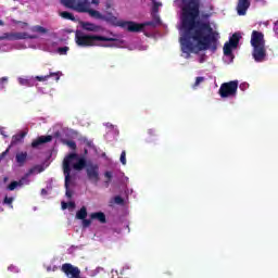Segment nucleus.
I'll return each mask as SVG.
<instances>
[{
    "label": "nucleus",
    "instance_id": "nucleus-24",
    "mask_svg": "<svg viewBox=\"0 0 278 278\" xmlns=\"http://www.w3.org/2000/svg\"><path fill=\"white\" fill-rule=\"evenodd\" d=\"M27 136V132H20L12 137L11 144H18V142H23V139Z\"/></svg>",
    "mask_w": 278,
    "mask_h": 278
},
{
    "label": "nucleus",
    "instance_id": "nucleus-11",
    "mask_svg": "<svg viewBox=\"0 0 278 278\" xmlns=\"http://www.w3.org/2000/svg\"><path fill=\"white\" fill-rule=\"evenodd\" d=\"M252 56L256 62H264L266 60V46H254Z\"/></svg>",
    "mask_w": 278,
    "mask_h": 278
},
{
    "label": "nucleus",
    "instance_id": "nucleus-29",
    "mask_svg": "<svg viewBox=\"0 0 278 278\" xmlns=\"http://www.w3.org/2000/svg\"><path fill=\"white\" fill-rule=\"evenodd\" d=\"M18 84L21 86H31V80L30 79H27V78H20L18 79Z\"/></svg>",
    "mask_w": 278,
    "mask_h": 278
},
{
    "label": "nucleus",
    "instance_id": "nucleus-30",
    "mask_svg": "<svg viewBox=\"0 0 278 278\" xmlns=\"http://www.w3.org/2000/svg\"><path fill=\"white\" fill-rule=\"evenodd\" d=\"M34 31H37V34H47V28L42 27V26H35L34 27Z\"/></svg>",
    "mask_w": 278,
    "mask_h": 278
},
{
    "label": "nucleus",
    "instance_id": "nucleus-27",
    "mask_svg": "<svg viewBox=\"0 0 278 278\" xmlns=\"http://www.w3.org/2000/svg\"><path fill=\"white\" fill-rule=\"evenodd\" d=\"M119 162L123 164V166L127 164V152L125 150H123L121 153Z\"/></svg>",
    "mask_w": 278,
    "mask_h": 278
},
{
    "label": "nucleus",
    "instance_id": "nucleus-48",
    "mask_svg": "<svg viewBox=\"0 0 278 278\" xmlns=\"http://www.w3.org/2000/svg\"><path fill=\"white\" fill-rule=\"evenodd\" d=\"M165 275H173L170 271H166Z\"/></svg>",
    "mask_w": 278,
    "mask_h": 278
},
{
    "label": "nucleus",
    "instance_id": "nucleus-37",
    "mask_svg": "<svg viewBox=\"0 0 278 278\" xmlns=\"http://www.w3.org/2000/svg\"><path fill=\"white\" fill-rule=\"evenodd\" d=\"M203 81H205V77H197L195 78V83H194V87L199 86L200 84H203Z\"/></svg>",
    "mask_w": 278,
    "mask_h": 278
},
{
    "label": "nucleus",
    "instance_id": "nucleus-18",
    "mask_svg": "<svg viewBox=\"0 0 278 278\" xmlns=\"http://www.w3.org/2000/svg\"><path fill=\"white\" fill-rule=\"evenodd\" d=\"M60 75H62V72H50L49 75L36 76L35 79H37V81H47L50 77H55V81H60Z\"/></svg>",
    "mask_w": 278,
    "mask_h": 278
},
{
    "label": "nucleus",
    "instance_id": "nucleus-20",
    "mask_svg": "<svg viewBox=\"0 0 278 278\" xmlns=\"http://www.w3.org/2000/svg\"><path fill=\"white\" fill-rule=\"evenodd\" d=\"M15 162L20 166H25V162H27V152H17L15 155Z\"/></svg>",
    "mask_w": 278,
    "mask_h": 278
},
{
    "label": "nucleus",
    "instance_id": "nucleus-49",
    "mask_svg": "<svg viewBox=\"0 0 278 278\" xmlns=\"http://www.w3.org/2000/svg\"><path fill=\"white\" fill-rule=\"evenodd\" d=\"M0 25H3V21L0 20Z\"/></svg>",
    "mask_w": 278,
    "mask_h": 278
},
{
    "label": "nucleus",
    "instance_id": "nucleus-45",
    "mask_svg": "<svg viewBox=\"0 0 278 278\" xmlns=\"http://www.w3.org/2000/svg\"><path fill=\"white\" fill-rule=\"evenodd\" d=\"M67 205H68L70 207H75V202H68Z\"/></svg>",
    "mask_w": 278,
    "mask_h": 278
},
{
    "label": "nucleus",
    "instance_id": "nucleus-34",
    "mask_svg": "<svg viewBox=\"0 0 278 278\" xmlns=\"http://www.w3.org/2000/svg\"><path fill=\"white\" fill-rule=\"evenodd\" d=\"M3 203H4L5 205H10V207H14V206L12 205V203H14V198H8V197H5L4 200H3Z\"/></svg>",
    "mask_w": 278,
    "mask_h": 278
},
{
    "label": "nucleus",
    "instance_id": "nucleus-23",
    "mask_svg": "<svg viewBox=\"0 0 278 278\" xmlns=\"http://www.w3.org/2000/svg\"><path fill=\"white\" fill-rule=\"evenodd\" d=\"M233 46H231V43L226 42L224 45V55H226V58H231L233 55Z\"/></svg>",
    "mask_w": 278,
    "mask_h": 278
},
{
    "label": "nucleus",
    "instance_id": "nucleus-42",
    "mask_svg": "<svg viewBox=\"0 0 278 278\" xmlns=\"http://www.w3.org/2000/svg\"><path fill=\"white\" fill-rule=\"evenodd\" d=\"M47 194H48L47 189H41V195L45 197V195H47Z\"/></svg>",
    "mask_w": 278,
    "mask_h": 278
},
{
    "label": "nucleus",
    "instance_id": "nucleus-32",
    "mask_svg": "<svg viewBox=\"0 0 278 278\" xmlns=\"http://www.w3.org/2000/svg\"><path fill=\"white\" fill-rule=\"evenodd\" d=\"M58 53H60V55H66V53H68V47L58 48Z\"/></svg>",
    "mask_w": 278,
    "mask_h": 278
},
{
    "label": "nucleus",
    "instance_id": "nucleus-21",
    "mask_svg": "<svg viewBox=\"0 0 278 278\" xmlns=\"http://www.w3.org/2000/svg\"><path fill=\"white\" fill-rule=\"evenodd\" d=\"M61 18H64V21H72L73 23H77V18H75V15L68 11H62L59 13Z\"/></svg>",
    "mask_w": 278,
    "mask_h": 278
},
{
    "label": "nucleus",
    "instance_id": "nucleus-7",
    "mask_svg": "<svg viewBox=\"0 0 278 278\" xmlns=\"http://www.w3.org/2000/svg\"><path fill=\"white\" fill-rule=\"evenodd\" d=\"M186 29L187 37L180 38L181 51L186 53V58H190V53H194V43H192V37L190 36V31Z\"/></svg>",
    "mask_w": 278,
    "mask_h": 278
},
{
    "label": "nucleus",
    "instance_id": "nucleus-31",
    "mask_svg": "<svg viewBox=\"0 0 278 278\" xmlns=\"http://www.w3.org/2000/svg\"><path fill=\"white\" fill-rule=\"evenodd\" d=\"M5 86H8V77L0 78V90L5 89Z\"/></svg>",
    "mask_w": 278,
    "mask_h": 278
},
{
    "label": "nucleus",
    "instance_id": "nucleus-5",
    "mask_svg": "<svg viewBox=\"0 0 278 278\" xmlns=\"http://www.w3.org/2000/svg\"><path fill=\"white\" fill-rule=\"evenodd\" d=\"M115 27H123V29H127V31H130L132 34H140V31H144V27H149L153 25V22H144V23H136L132 21H121L118 17H116V22L113 23Z\"/></svg>",
    "mask_w": 278,
    "mask_h": 278
},
{
    "label": "nucleus",
    "instance_id": "nucleus-15",
    "mask_svg": "<svg viewBox=\"0 0 278 278\" xmlns=\"http://www.w3.org/2000/svg\"><path fill=\"white\" fill-rule=\"evenodd\" d=\"M51 140H53V136L51 135L40 136L31 142V147L33 149H37L40 144H47V142H51Z\"/></svg>",
    "mask_w": 278,
    "mask_h": 278
},
{
    "label": "nucleus",
    "instance_id": "nucleus-28",
    "mask_svg": "<svg viewBox=\"0 0 278 278\" xmlns=\"http://www.w3.org/2000/svg\"><path fill=\"white\" fill-rule=\"evenodd\" d=\"M161 5H162V2H153L152 14H157V12H160Z\"/></svg>",
    "mask_w": 278,
    "mask_h": 278
},
{
    "label": "nucleus",
    "instance_id": "nucleus-12",
    "mask_svg": "<svg viewBox=\"0 0 278 278\" xmlns=\"http://www.w3.org/2000/svg\"><path fill=\"white\" fill-rule=\"evenodd\" d=\"M251 8V0H238L237 13L239 16H244L247 11Z\"/></svg>",
    "mask_w": 278,
    "mask_h": 278
},
{
    "label": "nucleus",
    "instance_id": "nucleus-3",
    "mask_svg": "<svg viewBox=\"0 0 278 278\" xmlns=\"http://www.w3.org/2000/svg\"><path fill=\"white\" fill-rule=\"evenodd\" d=\"M75 42L78 47H114L112 43L100 42H116V38L105 37L101 35H88L81 30H76Z\"/></svg>",
    "mask_w": 278,
    "mask_h": 278
},
{
    "label": "nucleus",
    "instance_id": "nucleus-26",
    "mask_svg": "<svg viewBox=\"0 0 278 278\" xmlns=\"http://www.w3.org/2000/svg\"><path fill=\"white\" fill-rule=\"evenodd\" d=\"M64 144H66V147H70L72 149V151H76L77 150V143L73 140H65L63 141Z\"/></svg>",
    "mask_w": 278,
    "mask_h": 278
},
{
    "label": "nucleus",
    "instance_id": "nucleus-14",
    "mask_svg": "<svg viewBox=\"0 0 278 278\" xmlns=\"http://www.w3.org/2000/svg\"><path fill=\"white\" fill-rule=\"evenodd\" d=\"M75 176L65 175V195L67 199H73V191H71V186L74 184Z\"/></svg>",
    "mask_w": 278,
    "mask_h": 278
},
{
    "label": "nucleus",
    "instance_id": "nucleus-10",
    "mask_svg": "<svg viewBox=\"0 0 278 278\" xmlns=\"http://www.w3.org/2000/svg\"><path fill=\"white\" fill-rule=\"evenodd\" d=\"M252 47H266V40H264V34L262 31L253 30L251 35Z\"/></svg>",
    "mask_w": 278,
    "mask_h": 278
},
{
    "label": "nucleus",
    "instance_id": "nucleus-19",
    "mask_svg": "<svg viewBox=\"0 0 278 278\" xmlns=\"http://www.w3.org/2000/svg\"><path fill=\"white\" fill-rule=\"evenodd\" d=\"M91 220H99L102 225H105L108 223V219L105 217V213L103 212H96L90 214Z\"/></svg>",
    "mask_w": 278,
    "mask_h": 278
},
{
    "label": "nucleus",
    "instance_id": "nucleus-35",
    "mask_svg": "<svg viewBox=\"0 0 278 278\" xmlns=\"http://www.w3.org/2000/svg\"><path fill=\"white\" fill-rule=\"evenodd\" d=\"M9 153H10V147L0 154V162H3V160H5V157H8Z\"/></svg>",
    "mask_w": 278,
    "mask_h": 278
},
{
    "label": "nucleus",
    "instance_id": "nucleus-40",
    "mask_svg": "<svg viewBox=\"0 0 278 278\" xmlns=\"http://www.w3.org/2000/svg\"><path fill=\"white\" fill-rule=\"evenodd\" d=\"M90 2V5H99V0H91L89 1Z\"/></svg>",
    "mask_w": 278,
    "mask_h": 278
},
{
    "label": "nucleus",
    "instance_id": "nucleus-46",
    "mask_svg": "<svg viewBox=\"0 0 278 278\" xmlns=\"http://www.w3.org/2000/svg\"><path fill=\"white\" fill-rule=\"evenodd\" d=\"M47 271L51 273V266L47 267Z\"/></svg>",
    "mask_w": 278,
    "mask_h": 278
},
{
    "label": "nucleus",
    "instance_id": "nucleus-8",
    "mask_svg": "<svg viewBox=\"0 0 278 278\" xmlns=\"http://www.w3.org/2000/svg\"><path fill=\"white\" fill-rule=\"evenodd\" d=\"M88 181L94 184L96 186H101V188H109L112 182V175H104L103 178L99 175H88Z\"/></svg>",
    "mask_w": 278,
    "mask_h": 278
},
{
    "label": "nucleus",
    "instance_id": "nucleus-47",
    "mask_svg": "<svg viewBox=\"0 0 278 278\" xmlns=\"http://www.w3.org/2000/svg\"><path fill=\"white\" fill-rule=\"evenodd\" d=\"M104 175H112V173L111 172H105Z\"/></svg>",
    "mask_w": 278,
    "mask_h": 278
},
{
    "label": "nucleus",
    "instance_id": "nucleus-36",
    "mask_svg": "<svg viewBox=\"0 0 278 278\" xmlns=\"http://www.w3.org/2000/svg\"><path fill=\"white\" fill-rule=\"evenodd\" d=\"M92 225V219H83V227L86 229Z\"/></svg>",
    "mask_w": 278,
    "mask_h": 278
},
{
    "label": "nucleus",
    "instance_id": "nucleus-6",
    "mask_svg": "<svg viewBox=\"0 0 278 278\" xmlns=\"http://www.w3.org/2000/svg\"><path fill=\"white\" fill-rule=\"evenodd\" d=\"M218 92L222 99L236 97V94H238V80H230L222 84Z\"/></svg>",
    "mask_w": 278,
    "mask_h": 278
},
{
    "label": "nucleus",
    "instance_id": "nucleus-17",
    "mask_svg": "<svg viewBox=\"0 0 278 278\" xmlns=\"http://www.w3.org/2000/svg\"><path fill=\"white\" fill-rule=\"evenodd\" d=\"M85 1H90V0H61L62 5L64 8H67L68 10H75L77 5L85 3Z\"/></svg>",
    "mask_w": 278,
    "mask_h": 278
},
{
    "label": "nucleus",
    "instance_id": "nucleus-38",
    "mask_svg": "<svg viewBox=\"0 0 278 278\" xmlns=\"http://www.w3.org/2000/svg\"><path fill=\"white\" fill-rule=\"evenodd\" d=\"M42 170H45V167H42V165H37L34 167L35 173H42Z\"/></svg>",
    "mask_w": 278,
    "mask_h": 278
},
{
    "label": "nucleus",
    "instance_id": "nucleus-43",
    "mask_svg": "<svg viewBox=\"0 0 278 278\" xmlns=\"http://www.w3.org/2000/svg\"><path fill=\"white\" fill-rule=\"evenodd\" d=\"M66 207H68V203L62 202V208H63V210H66Z\"/></svg>",
    "mask_w": 278,
    "mask_h": 278
},
{
    "label": "nucleus",
    "instance_id": "nucleus-33",
    "mask_svg": "<svg viewBox=\"0 0 278 278\" xmlns=\"http://www.w3.org/2000/svg\"><path fill=\"white\" fill-rule=\"evenodd\" d=\"M114 203H116V205H123L125 203V200L121 195H116L114 198Z\"/></svg>",
    "mask_w": 278,
    "mask_h": 278
},
{
    "label": "nucleus",
    "instance_id": "nucleus-4",
    "mask_svg": "<svg viewBox=\"0 0 278 278\" xmlns=\"http://www.w3.org/2000/svg\"><path fill=\"white\" fill-rule=\"evenodd\" d=\"M74 12H79L80 14H89L91 18H97L98 21H105L110 23V25H114L116 23V16L111 12H106V14H101V12L90 9V1H85L76 7H74Z\"/></svg>",
    "mask_w": 278,
    "mask_h": 278
},
{
    "label": "nucleus",
    "instance_id": "nucleus-25",
    "mask_svg": "<svg viewBox=\"0 0 278 278\" xmlns=\"http://www.w3.org/2000/svg\"><path fill=\"white\" fill-rule=\"evenodd\" d=\"M87 216H88V210L86 208V206H81V208L76 213V218L78 220H84Z\"/></svg>",
    "mask_w": 278,
    "mask_h": 278
},
{
    "label": "nucleus",
    "instance_id": "nucleus-1",
    "mask_svg": "<svg viewBox=\"0 0 278 278\" xmlns=\"http://www.w3.org/2000/svg\"><path fill=\"white\" fill-rule=\"evenodd\" d=\"M199 8V0H189L185 4L182 8V27L184 29H188L200 51H212V53H216L220 34L212 28L210 22L197 21L199 14H201Z\"/></svg>",
    "mask_w": 278,
    "mask_h": 278
},
{
    "label": "nucleus",
    "instance_id": "nucleus-22",
    "mask_svg": "<svg viewBox=\"0 0 278 278\" xmlns=\"http://www.w3.org/2000/svg\"><path fill=\"white\" fill-rule=\"evenodd\" d=\"M228 45H231L233 49H238V45H240V35L238 33H235L229 38Z\"/></svg>",
    "mask_w": 278,
    "mask_h": 278
},
{
    "label": "nucleus",
    "instance_id": "nucleus-16",
    "mask_svg": "<svg viewBox=\"0 0 278 278\" xmlns=\"http://www.w3.org/2000/svg\"><path fill=\"white\" fill-rule=\"evenodd\" d=\"M80 26L83 29H85V31L99 33L103 29V27H101L97 24L90 23V22H81Z\"/></svg>",
    "mask_w": 278,
    "mask_h": 278
},
{
    "label": "nucleus",
    "instance_id": "nucleus-2",
    "mask_svg": "<svg viewBox=\"0 0 278 278\" xmlns=\"http://www.w3.org/2000/svg\"><path fill=\"white\" fill-rule=\"evenodd\" d=\"M71 168L76 173L85 170L87 175H99V164L77 153H70L63 160V175H71Z\"/></svg>",
    "mask_w": 278,
    "mask_h": 278
},
{
    "label": "nucleus",
    "instance_id": "nucleus-41",
    "mask_svg": "<svg viewBox=\"0 0 278 278\" xmlns=\"http://www.w3.org/2000/svg\"><path fill=\"white\" fill-rule=\"evenodd\" d=\"M148 134H149V136H155V130L154 129H149Z\"/></svg>",
    "mask_w": 278,
    "mask_h": 278
},
{
    "label": "nucleus",
    "instance_id": "nucleus-39",
    "mask_svg": "<svg viewBox=\"0 0 278 278\" xmlns=\"http://www.w3.org/2000/svg\"><path fill=\"white\" fill-rule=\"evenodd\" d=\"M207 60V55L202 54L199 59L200 64H203Z\"/></svg>",
    "mask_w": 278,
    "mask_h": 278
},
{
    "label": "nucleus",
    "instance_id": "nucleus-9",
    "mask_svg": "<svg viewBox=\"0 0 278 278\" xmlns=\"http://www.w3.org/2000/svg\"><path fill=\"white\" fill-rule=\"evenodd\" d=\"M34 40L36 36L27 33H4L0 36V40Z\"/></svg>",
    "mask_w": 278,
    "mask_h": 278
},
{
    "label": "nucleus",
    "instance_id": "nucleus-44",
    "mask_svg": "<svg viewBox=\"0 0 278 278\" xmlns=\"http://www.w3.org/2000/svg\"><path fill=\"white\" fill-rule=\"evenodd\" d=\"M112 8V4H110V2H108L106 4H105V9L106 10H110Z\"/></svg>",
    "mask_w": 278,
    "mask_h": 278
},
{
    "label": "nucleus",
    "instance_id": "nucleus-13",
    "mask_svg": "<svg viewBox=\"0 0 278 278\" xmlns=\"http://www.w3.org/2000/svg\"><path fill=\"white\" fill-rule=\"evenodd\" d=\"M29 184L28 176H23L20 180H14L8 186V190L13 191L16 190V188H21V186H27Z\"/></svg>",
    "mask_w": 278,
    "mask_h": 278
}]
</instances>
